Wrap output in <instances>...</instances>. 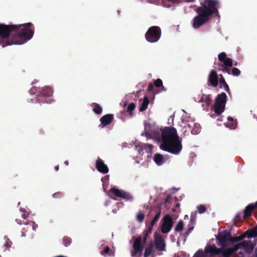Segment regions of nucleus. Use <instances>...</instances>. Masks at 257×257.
<instances>
[{"instance_id":"obj_47","label":"nucleus","mask_w":257,"mask_h":257,"mask_svg":"<svg viewBox=\"0 0 257 257\" xmlns=\"http://www.w3.org/2000/svg\"><path fill=\"white\" fill-rule=\"evenodd\" d=\"M235 218H236V219H237V220L239 219V218H240L239 214H238L236 215Z\"/></svg>"},{"instance_id":"obj_17","label":"nucleus","mask_w":257,"mask_h":257,"mask_svg":"<svg viewBox=\"0 0 257 257\" xmlns=\"http://www.w3.org/2000/svg\"><path fill=\"white\" fill-rule=\"evenodd\" d=\"M256 208L254 204H248L244 210L243 218H245L251 215L252 211Z\"/></svg>"},{"instance_id":"obj_55","label":"nucleus","mask_w":257,"mask_h":257,"mask_svg":"<svg viewBox=\"0 0 257 257\" xmlns=\"http://www.w3.org/2000/svg\"><path fill=\"white\" fill-rule=\"evenodd\" d=\"M185 217L187 218V215L185 216Z\"/></svg>"},{"instance_id":"obj_56","label":"nucleus","mask_w":257,"mask_h":257,"mask_svg":"<svg viewBox=\"0 0 257 257\" xmlns=\"http://www.w3.org/2000/svg\"><path fill=\"white\" fill-rule=\"evenodd\" d=\"M185 217L187 218V215L185 216Z\"/></svg>"},{"instance_id":"obj_11","label":"nucleus","mask_w":257,"mask_h":257,"mask_svg":"<svg viewBox=\"0 0 257 257\" xmlns=\"http://www.w3.org/2000/svg\"><path fill=\"white\" fill-rule=\"evenodd\" d=\"M110 192L116 197L121 198L125 201H132L133 199V196L130 193L122 190L112 187L110 189Z\"/></svg>"},{"instance_id":"obj_10","label":"nucleus","mask_w":257,"mask_h":257,"mask_svg":"<svg viewBox=\"0 0 257 257\" xmlns=\"http://www.w3.org/2000/svg\"><path fill=\"white\" fill-rule=\"evenodd\" d=\"M218 60L222 62L223 64L221 65L222 67L221 68H219L218 71H221L224 73H227L228 74H231V70L230 68L233 65V61L230 58L226 57V54L225 52H221L218 55Z\"/></svg>"},{"instance_id":"obj_21","label":"nucleus","mask_w":257,"mask_h":257,"mask_svg":"<svg viewBox=\"0 0 257 257\" xmlns=\"http://www.w3.org/2000/svg\"><path fill=\"white\" fill-rule=\"evenodd\" d=\"M154 252V243L151 241L149 245L145 248L144 257H149L150 255L153 253Z\"/></svg>"},{"instance_id":"obj_18","label":"nucleus","mask_w":257,"mask_h":257,"mask_svg":"<svg viewBox=\"0 0 257 257\" xmlns=\"http://www.w3.org/2000/svg\"><path fill=\"white\" fill-rule=\"evenodd\" d=\"M154 211L155 212V215L154 217L152 220L151 221V225L149 226V227H152V228H153L154 225L159 220V218L160 217L161 214V209L160 207H157L156 208V209H155Z\"/></svg>"},{"instance_id":"obj_35","label":"nucleus","mask_w":257,"mask_h":257,"mask_svg":"<svg viewBox=\"0 0 257 257\" xmlns=\"http://www.w3.org/2000/svg\"><path fill=\"white\" fill-rule=\"evenodd\" d=\"M135 107H136V105H135V103H131L128 105L127 108V111L128 112H129L130 113H131L132 111H133L134 110V109L135 108Z\"/></svg>"},{"instance_id":"obj_33","label":"nucleus","mask_w":257,"mask_h":257,"mask_svg":"<svg viewBox=\"0 0 257 257\" xmlns=\"http://www.w3.org/2000/svg\"><path fill=\"white\" fill-rule=\"evenodd\" d=\"M154 84L156 87H160L163 85V82L161 79H157L154 81Z\"/></svg>"},{"instance_id":"obj_48","label":"nucleus","mask_w":257,"mask_h":257,"mask_svg":"<svg viewBox=\"0 0 257 257\" xmlns=\"http://www.w3.org/2000/svg\"><path fill=\"white\" fill-rule=\"evenodd\" d=\"M64 164H65V165L68 166V164H69V162H68V161H65L64 162Z\"/></svg>"},{"instance_id":"obj_12","label":"nucleus","mask_w":257,"mask_h":257,"mask_svg":"<svg viewBox=\"0 0 257 257\" xmlns=\"http://www.w3.org/2000/svg\"><path fill=\"white\" fill-rule=\"evenodd\" d=\"M163 223L161 226V230L163 233H167L171 229L173 225V220L171 216L167 214L163 218Z\"/></svg>"},{"instance_id":"obj_53","label":"nucleus","mask_w":257,"mask_h":257,"mask_svg":"<svg viewBox=\"0 0 257 257\" xmlns=\"http://www.w3.org/2000/svg\"><path fill=\"white\" fill-rule=\"evenodd\" d=\"M117 13H118V14H119V13H120V11H118V10H117Z\"/></svg>"},{"instance_id":"obj_2","label":"nucleus","mask_w":257,"mask_h":257,"mask_svg":"<svg viewBox=\"0 0 257 257\" xmlns=\"http://www.w3.org/2000/svg\"><path fill=\"white\" fill-rule=\"evenodd\" d=\"M219 7L220 2L218 0H204L201 2L200 7L195 10L197 15L193 19L192 27L195 29H199L214 16L219 17Z\"/></svg>"},{"instance_id":"obj_36","label":"nucleus","mask_w":257,"mask_h":257,"mask_svg":"<svg viewBox=\"0 0 257 257\" xmlns=\"http://www.w3.org/2000/svg\"><path fill=\"white\" fill-rule=\"evenodd\" d=\"M110 248L108 246H106L101 251V254L104 255L105 254H109Z\"/></svg>"},{"instance_id":"obj_29","label":"nucleus","mask_w":257,"mask_h":257,"mask_svg":"<svg viewBox=\"0 0 257 257\" xmlns=\"http://www.w3.org/2000/svg\"><path fill=\"white\" fill-rule=\"evenodd\" d=\"M62 242L63 244L65 246L69 245L71 243V239L68 236H64L62 239Z\"/></svg>"},{"instance_id":"obj_15","label":"nucleus","mask_w":257,"mask_h":257,"mask_svg":"<svg viewBox=\"0 0 257 257\" xmlns=\"http://www.w3.org/2000/svg\"><path fill=\"white\" fill-rule=\"evenodd\" d=\"M218 76L215 70H212L210 71L208 76V82L213 87H216L218 84Z\"/></svg>"},{"instance_id":"obj_54","label":"nucleus","mask_w":257,"mask_h":257,"mask_svg":"<svg viewBox=\"0 0 257 257\" xmlns=\"http://www.w3.org/2000/svg\"><path fill=\"white\" fill-rule=\"evenodd\" d=\"M185 217L187 218V215L185 216Z\"/></svg>"},{"instance_id":"obj_1","label":"nucleus","mask_w":257,"mask_h":257,"mask_svg":"<svg viewBox=\"0 0 257 257\" xmlns=\"http://www.w3.org/2000/svg\"><path fill=\"white\" fill-rule=\"evenodd\" d=\"M34 30V26L31 23L8 25L0 24V44L3 47L22 44L33 37Z\"/></svg>"},{"instance_id":"obj_32","label":"nucleus","mask_w":257,"mask_h":257,"mask_svg":"<svg viewBox=\"0 0 257 257\" xmlns=\"http://www.w3.org/2000/svg\"><path fill=\"white\" fill-rule=\"evenodd\" d=\"M144 217V214L141 212H139L137 215V219L140 222H142L143 221Z\"/></svg>"},{"instance_id":"obj_23","label":"nucleus","mask_w":257,"mask_h":257,"mask_svg":"<svg viewBox=\"0 0 257 257\" xmlns=\"http://www.w3.org/2000/svg\"><path fill=\"white\" fill-rule=\"evenodd\" d=\"M154 161L158 165H162L165 162L164 157L160 154H156L154 157Z\"/></svg>"},{"instance_id":"obj_46","label":"nucleus","mask_w":257,"mask_h":257,"mask_svg":"<svg viewBox=\"0 0 257 257\" xmlns=\"http://www.w3.org/2000/svg\"><path fill=\"white\" fill-rule=\"evenodd\" d=\"M233 64L235 66H238L239 65V63L237 62H235Z\"/></svg>"},{"instance_id":"obj_14","label":"nucleus","mask_w":257,"mask_h":257,"mask_svg":"<svg viewBox=\"0 0 257 257\" xmlns=\"http://www.w3.org/2000/svg\"><path fill=\"white\" fill-rule=\"evenodd\" d=\"M95 167L98 172L102 174H106L109 171L107 166L104 163V161L99 158L96 161Z\"/></svg>"},{"instance_id":"obj_16","label":"nucleus","mask_w":257,"mask_h":257,"mask_svg":"<svg viewBox=\"0 0 257 257\" xmlns=\"http://www.w3.org/2000/svg\"><path fill=\"white\" fill-rule=\"evenodd\" d=\"M113 119L114 117L113 114H107L102 116L100 119L101 123L99 125V126L103 127L110 124Z\"/></svg>"},{"instance_id":"obj_8","label":"nucleus","mask_w":257,"mask_h":257,"mask_svg":"<svg viewBox=\"0 0 257 257\" xmlns=\"http://www.w3.org/2000/svg\"><path fill=\"white\" fill-rule=\"evenodd\" d=\"M161 34V29L159 26H152L148 29L146 33L145 39L148 42L156 43L160 39Z\"/></svg>"},{"instance_id":"obj_34","label":"nucleus","mask_w":257,"mask_h":257,"mask_svg":"<svg viewBox=\"0 0 257 257\" xmlns=\"http://www.w3.org/2000/svg\"><path fill=\"white\" fill-rule=\"evenodd\" d=\"M198 211L199 213H204L206 210V207L204 205H200L197 207Z\"/></svg>"},{"instance_id":"obj_19","label":"nucleus","mask_w":257,"mask_h":257,"mask_svg":"<svg viewBox=\"0 0 257 257\" xmlns=\"http://www.w3.org/2000/svg\"><path fill=\"white\" fill-rule=\"evenodd\" d=\"M219 86L221 88H224V90L227 91L229 94L230 93V89L228 84L226 83L224 77L222 75H220V78L219 79Z\"/></svg>"},{"instance_id":"obj_50","label":"nucleus","mask_w":257,"mask_h":257,"mask_svg":"<svg viewBox=\"0 0 257 257\" xmlns=\"http://www.w3.org/2000/svg\"><path fill=\"white\" fill-rule=\"evenodd\" d=\"M179 206H180V204H179V203H177V204H176V206H177V207H179Z\"/></svg>"},{"instance_id":"obj_42","label":"nucleus","mask_w":257,"mask_h":257,"mask_svg":"<svg viewBox=\"0 0 257 257\" xmlns=\"http://www.w3.org/2000/svg\"><path fill=\"white\" fill-rule=\"evenodd\" d=\"M203 255V251H198L195 254V257H198V256H201Z\"/></svg>"},{"instance_id":"obj_20","label":"nucleus","mask_w":257,"mask_h":257,"mask_svg":"<svg viewBox=\"0 0 257 257\" xmlns=\"http://www.w3.org/2000/svg\"><path fill=\"white\" fill-rule=\"evenodd\" d=\"M243 235H245V237L247 236L248 238L256 237L257 226L255 227L253 229L247 230L243 233Z\"/></svg>"},{"instance_id":"obj_49","label":"nucleus","mask_w":257,"mask_h":257,"mask_svg":"<svg viewBox=\"0 0 257 257\" xmlns=\"http://www.w3.org/2000/svg\"><path fill=\"white\" fill-rule=\"evenodd\" d=\"M162 86L163 90H164V91H166V89L165 88H164V87L163 86V85Z\"/></svg>"},{"instance_id":"obj_25","label":"nucleus","mask_w":257,"mask_h":257,"mask_svg":"<svg viewBox=\"0 0 257 257\" xmlns=\"http://www.w3.org/2000/svg\"><path fill=\"white\" fill-rule=\"evenodd\" d=\"M149 103V100L147 96H145L142 105L140 108V111H143L147 109Z\"/></svg>"},{"instance_id":"obj_28","label":"nucleus","mask_w":257,"mask_h":257,"mask_svg":"<svg viewBox=\"0 0 257 257\" xmlns=\"http://www.w3.org/2000/svg\"><path fill=\"white\" fill-rule=\"evenodd\" d=\"M184 228V222L182 220H180L179 221L177 225L175 228V231L176 232H180L183 230Z\"/></svg>"},{"instance_id":"obj_6","label":"nucleus","mask_w":257,"mask_h":257,"mask_svg":"<svg viewBox=\"0 0 257 257\" xmlns=\"http://www.w3.org/2000/svg\"><path fill=\"white\" fill-rule=\"evenodd\" d=\"M37 101L39 103H50V97L52 95L53 90L50 87L38 88L36 91Z\"/></svg>"},{"instance_id":"obj_51","label":"nucleus","mask_w":257,"mask_h":257,"mask_svg":"<svg viewBox=\"0 0 257 257\" xmlns=\"http://www.w3.org/2000/svg\"><path fill=\"white\" fill-rule=\"evenodd\" d=\"M255 206H256V208H257V201L255 202Z\"/></svg>"},{"instance_id":"obj_3","label":"nucleus","mask_w":257,"mask_h":257,"mask_svg":"<svg viewBox=\"0 0 257 257\" xmlns=\"http://www.w3.org/2000/svg\"><path fill=\"white\" fill-rule=\"evenodd\" d=\"M245 238L243 233L238 236L233 237L229 231L223 230L216 236V240L218 241L217 245L221 247L217 248L215 245H208L205 248V251L207 253H211L213 255H219L222 257H230L231 255H226V250L232 247H227L228 242L234 243L243 240Z\"/></svg>"},{"instance_id":"obj_7","label":"nucleus","mask_w":257,"mask_h":257,"mask_svg":"<svg viewBox=\"0 0 257 257\" xmlns=\"http://www.w3.org/2000/svg\"><path fill=\"white\" fill-rule=\"evenodd\" d=\"M254 246L251 240H244L234 245L230 249L226 250V255H232L240 248H243L247 253H250L253 250Z\"/></svg>"},{"instance_id":"obj_13","label":"nucleus","mask_w":257,"mask_h":257,"mask_svg":"<svg viewBox=\"0 0 257 257\" xmlns=\"http://www.w3.org/2000/svg\"><path fill=\"white\" fill-rule=\"evenodd\" d=\"M155 245L159 251L165 250V240L160 235L157 236V232L155 234Z\"/></svg>"},{"instance_id":"obj_41","label":"nucleus","mask_w":257,"mask_h":257,"mask_svg":"<svg viewBox=\"0 0 257 257\" xmlns=\"http://www.w3.org/2000/svg\"><path fill=\"white\" fill-rule=\"evenodd\" d=\"M30 225L32 226L33 229L35 230L36 229L37 225L35 224L34 221H32L30 223Z\"/></svg>"},{"instance_id":"obj_26","label":"nucleus","mask_w":257,"mask_h":257,"mask_svg":"<svg viewBox=\"0 0 257 257\" xmlns=\"http://www.w3.org/2000/svg\"><path fill=\"white\" fill-rule=\"evenodd\" d=\"M93 108V111L97 114H99L102 112V107L96 103H93L91 105Z\"/></svg>"},{"instance_id":"obj_39","label":"nucleus","mask_w":257,"mask_h":257,"mask_svg":"<svg viewBox=\"0 0 257 257\" xmlns=\"http://www.w3.org/2000/svg\"><path fill=\"white\" fill-rule=\"evenodd\" d=\"M12 244V242L9 239H8L6 244H5V246L8 249H9L10 247H11Z\"/></svg>"},{"instance_id":"obj_31","label":"nucleus","mask_w":257,"mask_h":257,"mask_svg":"<svg viewBox=\"0 0 257 257\" xmlns=\"http://www.w3.org/2000/svg\"><path fill=\"white\" fill-rule=\"evenodd\" d=\"M233 76H238L240 74V71L237 68L233 67L231 69V73Z\"/></svg>"},{"instance_id":"obj_30","label":"nucleus","mask_w":257,"mask_h":257,"mask_svg":"<svg viewBox=\"0 0 257 257\" xmlns=\"http://www.w3.org/2000/svg\"><path fill=\"white\" fill-rule=\"evenodd\" d=\"M153 146L150 144H146L143 147V150H145L146 152L151 153L152 151Z\"/></svg>"},{"instance_id":"obj_9","label":"nucleus","mask_w":257,"mask_h":257,"mask_svg":"<svg viewBox=\"0 0 257 257\" xmlns=\"http://www.w3.org/2000/svg\"><path fill=\"white\" fill-rule=\"evenodd\" d=\"M226 100L227 96L224 92L217 95L214 104V112L217 115L221 114L224 111Z\"/></svg>"},{"instance_id":"obj_5","label":"nucleus","mask_w":257,"mask_h":257,"mask_svg":"<svg viewBox=\"0 0 257 257\" xmlns=\"http://www.w3.org/2000/svg\"><path fill=\"white\" fill-rule=\"evenodd\" d=\"M152 229V227H149L146 230L144 231L143 237L139 236L135 239L133 245L134 250L132 251V256L133 257L135 256L137 253H140V255H141L143 249V246L142 245V239L143 243H146L149 234L151 233Z\"/></svg>"},{"instance_id":"obj_37","label":"nucleus","mask_w":257,"mask_h":257,"mask_svg":"<svg viewBox=\"0 0 257 257\" xmlns=\"http://www.w3.org/2000/svg\"><path fill=\"white\" fill-rule=\"evenodd\" d=\"M63 196L61 192H58L53 194V197L55 198H60Z\"/></svg>"},{"instance_id":"obj_22","label":"nucleus","mask_w":257,"mask_h":257,"mask_svg":"<svg viewBox=\"0 0 257 257\" xmlns=\"http://www.w3.org/2000/svg\"><path fill=\"white\" fill-rule=\"evenodd\" d=\"M201 101L203 103L202 104L203 107H207L210 104L211 99L209 95L203 94L201 98Z\"/></svg>"},{"instance_id":"obj_43","label":"nucleus","mask_w":257,"mask_h":257,"mask_svg":"<svg viewBox=\"0 0 257 257\" xmlns=\"http://www.w3.org/2000/svg\"><path fill=\"white\" fill-rule=\"evenodd\" d=\"M170 196L168 195L167 196V197L166 198V199H165V203H167V202L168 201L169 199H170Z\"/></svg>"},{"instance_id":"obj_57","label":"nucleus","mask_w":257,"mask_h":257,"mask_svg":"<svg viewBox=\"0 0 257 257\" xmlns=\"http://www.w3.org/2000/svg\"><path fill=\"white\" fill-rule=\"evenodd\" d=\"M189 127H191V125L190 124L188 125Z\"/></svg>"},{"instance_id":"obj_24","label":"nucleus","mask_w":257,"mask_h":257,"mask_svg":"<svg viewBox=\"0 0 257 257\" xmlns=\"http://www.w3.org/2000/svg\"><path fill=\"white\" fill-rule=\"evenodd\" d=\"M194 220L195 217L192 216V214L191 216V218L190 220V223L188 225V229L185 232V235L186 236H188L190 232L193 230L194 227L193 226V225L194 223Z\"/></svg>"},{"instance_id":"obj_38","label":"nucleus","mask_w":257,"mask_h":257,"mask_svg":"<svg viewBox=\"0 0 257 257\" xmlns=\"http://www.w3.org/2000/svg\"><path fill=\"white\" fill-rule=\"evenodd\" d=\"M227 119H228V120L233 122L232 125L231 126V127L232 128H235V127H236V124H235V123H234L233 122V121H234L233 118L232 117H231V116H228V118H227Z\"/></svg>"},{"instance_id":"obj_45","label":"nucleus","mask_w":257,"mask_h":257,"mask_svg":"<svg viewBox=\"0 0 257 257\" xmlns=\"http://www.w3.org/2000/svg\"><path fill=\"white\" fill-rule=\"evenodd\" d=\"M59 165H57L55 167H54V169L56 171H57L59 170Z\"/></svg>"},{"instance_id":"obj_40","label":"nucleus","mask_w":257,"mask_h":257,"mask_svg":"<svg viewBox=\"0 0 257 257\" xmlns=\"http://www.w3.org/2000/svg\"><path fill=\"white\" fill-rule=\"evenodd\" d=\"M154 90V86L152 83H150L148 85V90L149 92H151Z\"/></svg>"},{"instance_id":"obj_44","label":"nucleus","mask_w":257,"mask_h":257,"mask_svg":"<svg viewBox=\"0 0 257 257\" xmlns=\"http://www.w3.org/2000/svg\"><path fill=\"white\" fill-rule=\"evenodd\" d=\"M16 221L17 222L18 224H22V222H21V221L20 219H16Z\"/></svg>"},{"instance_id":"obj_27","label":"nucleus","mask_w":257,"mask_h":257,"mask_svg":"<svg viewBox=\"0 0 257 257\" xmlns=\"http://www.w3.org/2000/svg\"><path fill=\"white\" fill-rule=\"evenodd\" d=\"M201 130V127L199 124L197 123H194L193 125V128L191 130V134L192 135H197L198 134Z\"/></svg>"},{"instance_id":"obj_4","label":"nucleus","mask_w":257,"mask_h":257,"mask_svg":"<svg viewBox=\"0 0 257 257\" xmlns=\"http://www.w3.org/2000/svg\"><path fill=\"white\" fill-rule=\"evenodd\" d=\"M162 142L160 148L174 155H178L182 150V146L177 130L173 127H166L162 131Z\"/></svg>"},{"instance_id":"obj_52","label":"nucleus","mask_w":257,"mask_h":257,"mask_svg":"<svg viewBox=\"0 0 257 257\" xmlns=\"http://www.w3.org/2000/svg\"><path fill=\"white\" fill-rule=\"evenodd\" d=\"M162 2H163V3H164L165 1H167V0H164V1L162 0Z\"/></svg>"}]
</instances>
